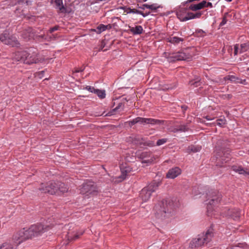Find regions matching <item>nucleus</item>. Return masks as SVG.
<instances>
[{
	"label": "nucleus",
	"mask_w": 249,
	"mask_h": 249,
	"mask_svg": "<svg viewBox=\"0 0 249 249\" xmlns=\"http://www.w3.org/2000/svg\"><path fill=\"white\" fill-rule=\"evenodd\" d=\"M227 140H220L216 143L214 156L217 166H224L223 164L228 162L231 158L230 148L227 147Z\"/></svg>",
	"instance_id": "nucleus-1"
},
{
	"label": "nucleus",
	"mask_w": 249,
	"mask_h": 249,
	"mask_svg": "<svg viewBox=\"0 0 249 249\" xmlns=\"http://www.w3.org/2000/svg\"><path fill=\"white\" fill-rule=\"evenodd\" d=\"M38 189L42 193H48L52 195H60L67 192L68 190V188L64 183L59 181L41 183Z\"/></svg>",
	"instance_id": "nucleus-2"
},
{
	"label": "nucleus",
	"mask_w": 249,
	"mask_h": 249,
	"mask_svg": "<svg viewBox=\"0 0 249 249\" xmlns=\"http://www.w3.org/2000/svg\"><path fill=\"white\" fill-rule=\"evenodd\" d=\"M15 59L24 63L31 64L41 61L38 57V51L36 48H30L27 51L17 52L14 56Z\"/></svg>",
	"instance_id": "nucleus-3"
},
{
	"label": "nucleus",
	"mask_w": 249,
	"mask_h": 249,
	"mask_svg": "<svg viewBox=\"0 0 249 249\" xmlns=\"http://www.w3.org/2000/svg\"><path fill=\"white\" fill-rule=\"evenodd\" d=\"M172 209L173 203L171 200H163L155 206V216L159 219H165Z\"/></svg>",
	"instance_id": "nucleus-4"
},
{
	"label": "nucleus",
	"mask_w": 249,
	"mask_h": 249,
	"mask_svg": "<svg viewBox=\"0 0 249 249\" xmlns=\"http://www.w3.org/2000/svg\"><path fill=\"white\" fill-rule=\"evenodd\" d=\"M38 234H14L12 242L14 245L4 243L0 247V249H17V246L27 240L36 237Z\"/></svg>",
	"instance_id": "nucleus-5"
},
{
	"label": "nucleus",
	"mask_w": 249,
	"mask_h": 249,
	"mask_svg": "<svg viewBox=\"0 0 249 249\" xmlns=\"http://www.w3.org/2000/svg\"><path fill=\"white\" fill-rule=\"evenodd\" d=\"M205 197L207 198L206 201H209L207 203L208 213L212 211L211 208L212 205H214L219 203L221 200V195L217 190H208L206 192Z\"/></svg>",
	"instance_id": "nucleus-6"
},
{
	"label": "nucleus",
	"mask_w": 249,
	"mask_h": 249,
	"mask_svg": "<svg viewBox=\"0 0 249 249\" xmlns=\"http://www.w3.org/2000/svg\"><path fill=\"white\" fill-rule=\"evenodd\" d=\"M160 184V181L153 180L141 191L140 196L143 201H147L153 192H155Z\"/></svg>",
	"instance_id": "nucleus-7"
},
{
	"label": "nucleus",
	"mask_w": 249,
	"mask_h": 249,
	"mask_svg": "<svg viewBox=\"0 0 249 249\" xmlns=\"http://www.w3.org/2000/svg\"><path fill=\"white\" fill-rule=\"evenodd\" d=\"M192 57V54L188 53L187 50L171 53L168 57V61L174 62L176 61H189Z\"/></svg>",
	"instance_id": "nucleus-8"
},
{
	"label": "nucleus",
	"mask_w": 249,
	"mask_h": 249,
	"mask_svg": "<svg viewBox=\"0 0 249 249\" xmlns=\"http://www.w3.org/2000/svg\"><path fill=\"white\" fill-rule=\"evenodd\" d=\"M97 192V186L92 181H89L84 183L80 188V193L87 196L90 195H95Z\"/></svg>",
	"instance_id": "nucleus-9"
},
{
	"label": "nucleus",
	"mask_w": 249,
	"mask_h": 249,
	"mask_svg": "<svg viewBox=\"0 0 249 249\" xmlns=\"http://www.w3.org/2000/svg\"><path fill=\"white\" fill-rule=\"evenodd\" d=\"M209 234H198L196 237L193 238L189 244V247L191 249L198 248L207 243L210 239L208 238Z\"/></svg>",
	"instance_id": "nucleus-10"
},
{
	"label": "nucleus",
	"mask_w": 249,
	"mask_h": 249,
	"mask_svg": "<svg viewBox=\"0 0 249 249\" xmlns=\"http://www.w3.org/2000/svg\"><path fill=\"white\" fill-rule=\"evenodd\" d=\"M49 229H50V227L49 226L44 227L41 224H37L31 225L28 229L25 228H23L20 232L21 233H25V232H28L29 233H39L41 232H47Z\"/></svg>",
	"instance_id": "nucleus-11"
},
{
	"label": "nucleus",
	"mask_w": 249,
	"mask_h": 249,
	"mask_svg": "<svg viewBox=\"0 0 249 249\" xmlns=\"http://www.w3.org/2000/svg\"><path fill=\"white\" fill-rule=\"evenodd\" d=\"M0 40L5 44L12 47H18L19 45V43L17 38L13 36H10L7 32L0 35Z\"/></svg>",
	"instance_id": "nucleus-12"
},
{
	"label": "nucleus",
	"mask_w": 249,
	"mask_h": 249,
	"mask_svg": "<svg viewBox=\"0 0 249 249\" xmlns=\"http://www.w3.org/2000/svg\"><path fill=\"white\" fill-rule=\"evenodd\" d=\"M136 156L142 160V163H146L149 165L153 163L156 159L155 157L152 154L150 151L147 152H137Z\"/></svg>",
	"instance_id": "nucleus-13"
},
{
	"label": "nucleus",
	"mask_w": 249,
	"mask_h": 249,
	"mask_svg": "<svg viewBox=\"0 0 249 249\" xmlns=\"http://www.w3.org/2000/svg\"><path fill=\"white\" fill-rule=\"evenodd\" d=\"M129 141L131 142L133 144L137 146L143 145V146L152 147L154 145V142H153L150 141L144 142L143 138L140 136L130 137Z\"/></svg>",
	"instance_id": "nucleus-14"
},
{
	"label": "nucleus",
	"mask_w": 249,
	"mask_h": 249,
	"mask_svg": "<svg viewBox=\"0 0 249 249\" xmlns=\"http://www.w3.org/2000/svg\"><path fill=\"white\" fill-rule=\"evenodd\" d=\"M226 216H229L234 220H238L241 215L240 211L238 209H227L222 212Z\"/></svg>",
	"instance_id": "nucleus-15"
},
{
	"label": "nucleus",
	"mask_w": 249,
	"mask_h": 249,
	"mask_svg": "<svg viewBox=\"0 0 249 249\" xmlns=\"http://www.w3.org/2000/svg\"><path fill=\"white\" fill-rule=\"evenodd\" d=\"M138 123L140 124H163L164 121L157 120L152 118H145L142 117H137Z\"/></svg>",
	"instance_id": "nucleus-16"
},
{
	"label": "nucleus",
	"mask_w": 249,
	"mask_h": 249,
	"mask_svg": "<svg viewBox=\"0 0 249 249\" xmlns=\"http://www.w3.org/2000/svg\"><path fill=\"white\" fill-rule=\"evenodd\" d=\"M181 174V170L178 167H175L170 169L166 174V177L174 179Z\"/></svg>",
	"instance_id": "nucleus-17"
},
{
	"label": "nucleus",
	"mask_w": 249,
	"mask_h": 249,
	"mask_svg": "<svg viewBox=\"0 0 249 249\" xmlns=\"http://www.w3.org/2000/svg\"><path fill=\"white\" fill-rule=\"evenodd\" d=\"M21 35L22 37L27 40H30L35 36L33 29L29 27L22 31Z\"/></svg>",
	"instance_id": "nucleus-18"
},
{
	"label": "nucleus",
	"mask_w": 249,
	"mask_h": 249,
	"mask_svg": "<svg viewBox=\"0 0 249 249\" xmlns=\"http://www.w3.org/2000/svg\"><path fill=\"white\" fill-rule=\"evenodd\" d=\"M63 239V245H67L71 242H72L79 238L78 234H65Z\"/></svg>",
	"instance_id": "nucleus-19"
},
{
	"label": "nucleus",
	"mask_w": 249,
	"mask_h": 249,
	"mask_svg": "<svg viewBox=\"0 0 249 249\" xmlns=\"http://www.w3.org/2000/svg\"><path fill=\"white\" fill-rule=\"evenodd\" d=\"M52 2L55 4L61 13H70V11L64 6L62 0H52Z\"/></svg>",
	"instance_id": "nucleus-20"
},
{
	"label": "nucleus",
	"mask_w": 249,
	"mask_h": 249,
	"mask_svg": "<svg viewBox=\"0 0 249 249\" xmlns=\"http://www.w3.org/2000/svg\"><path fill=\"white\" fill-rule=\"evenodd\" d=\"M232 169L234 171L238 172L240 174H242L245 176L249 175V169L244 168L241 166H232Z\"/></svg>",
	"instance_id": "nucleus-21"
},
{
	"label": "nucleus",
	"mask_w": 249,
	"mask_h": 249,
	"mask_svg": "<svg viewBox=\"0 0 249 249\" xmlns=\"http://www.w3.org/2000/svg\"><path fill=\"white\" fill-rule=\"evenodd\" d=\"M205 4H206V0H203L197 4L191 5L189 7V9L193 11H196L205 7Z\"/></svg>",
	"instance_id": "nucleus-22"
},
{
	"label": "nucleus",
	"mask_w": 249,
	"mask_h": 249,
	"mask_svg": "<svg viewBox=\"0 0 249 249\" xmlns=\"http://www.w3.org/2000/svg\"><path fill=\"white\" fill-rule=\"evenodd\" d=\"M131 171V168H130L129 166L125 167V168L122 169V175L120 176L118 178H120L121 179L119 180L120 181H121L124 179L126 177V176L128 175L129 173Z\"/></svg>",
	"instance_id": "nucleus-23"
},
{
	"label": "nucleus",
	"mask_w": 249,
	"mask_h": 249,
	"mask_svg": "<svg viewBox=\"0 0 249 249\" xmlns=\"http://www.w3.org/2000/svg\"><path fill=\"white\" fill-rule=\"evenodd\" d=\"M130 31L134 35H140L143 32L142 27L140 26H136L135 27H132L130 29Z\"/></svg>",
	"instance_id": "nucleus-24"
},
{
	"label": "nucleus",
	"mask_w": 249,
	"mask_h": 249,
	"mask_svg": "<svg viewBox=\"0 0 249 249\" xmlns=\"http://www.w3.org/2000/svg\"><path fill=\"white\" fill-rule=\"evenodd\" d=\"M224 80L226 81L227 80H230L232 82H234L235 83H243L242 81L237 77H235L233 75H228L224 77Z\"/></svg>",
	"instance_id": "nucleus-25"
},
{
	"label": "nucleus",
	"mask_w": 249,
	"mask_h": 249,
	"mask_svg": "<svg viewBox=\"0 0 249 249\" xmlns=\"http://www.w3.org/2000/svg\"><path fill=\"white\" fill-rule=\"evenodd\" d=\"M168 41L174 44H177L179 43L180 41H183L184 39L182 38H180L177 36L170 37L167 38Z\"/></svg>",
	"instance_id": "nucleus-26"
},
{
	"label": "nucleus",
	"mask_w": 249,
	"mask_h": 249,
	"mask_svg": "<svg viewBox=\"0 0 249 249\" xmlns=\"http://www.w3.org/2000/svg\"><path fill=\"white\" fill-rule=\"evenodd\" d=\"M124 107V102H121L118 104L117 106L112 109L111 112H108L107 114H106L105 116H111L112 114V112L119 110L120 109H122L123 110Z\"/></svg>",
	"instance_id": "nucleus-27"
},
{
	"label": "nucleus",
	"mask_w": 249,
	"mask_h": 249,
	"mask_svg": "<svg viewBox=\"0 0 249 249\" xmlns=\"http://www.w3.org/2000/svg\"><path fill=\"white\" fill-rule=\"evenodd\" d=\"M194 13L192 12H189L187 13V15L186 16L184 17L183 18H181L179 16V15L178 14V18L179 19V20L181 21H185L186 20L194 19Z\"/></svg>",
	"instance_id": "nucleus-28"
},
{
	"label": "nucleus",
	"mask_w": 249,
	"mask_h": 249,
	"mask_svg": "<svg viewBox=\"0 0 249 249\" xmlns=\"http://www.w3.org/2000/svg\"><path fill=\"white\" fill-rule=\"evenodd\" d=\"M201 147L199 146H196L194 145H191L189 146L187 149V152L189 153L191 152H197L200 150Z\"/></svg>",
	"instance_id": "nucleus-29"
},
{
	"label": "nucleus",
	"mask_w": 249,
	"mask_h": 249,
	"mask_svg": "<svg viewBox=\"0 0 249 249\" xmlns=\"http://www.w3.org/2000/svg\"><path fill=\"white\" fill-rule=\"evenodd\" d=\"M201 84V82H200V79L198 77L189 82V84L191 86H194V87H197L200 86Z\"/></svg>",
	"instance_id": "nucleus-30"
},
{
	"label": "nucleus",
	"mask_w": 249,
	"mask_h": 249,
	"mask_svg": "<svg viewBox=\"0 0 249 249\" xmlns=\"http://www.w3.org/2000/svg\"><path fill=\"white\" fill-rule=\"evenodd\" d=\"M249 49V42L241 44L240 45V53H243L247 51Z\"/></svg>",
	"instance_id": "nucleus-31"
},
{
	"label": "nucleus",
	"mask_w": 249,
	"mask_h": 249,
	"mask_svg": "<svg viewBox=\"0 0 249 249\" xmlns=\"http://www.w3.org/2000/svg\"><path fill=\"white\" fill-rule=\"evenodd\" d=\"M108 26H109V28L111 27L110 24H108L107 25L100 24L97 28V29L98 30V33H101L102 32L105 31L106 29H107Z\"/></svg>",
	"instance_id": "nucleus-32"
},
{
	"label": "nucleus",
	"mask_w": 249,
	"mask_h": 249,
	"mask_svg": "<svg viewBox=\"0 0 249 249\" xmlns=\"http://www.w3.org/2000/svg\"><path fill=\"white\" fill-rule=\"evenodd\" d=\"M95 93H96L98 97H100L101 99H103L105 98L106 93L105 91L104 90H100L97 89L96 90H95Z\"/></svg>",
	"instance_id": "nucleus-33"
},
{
	"label": "nucleus",
	"mask_w": 249,
	"mask_h": 249,
	"mask_svg": "<svg viewBox=\"0 0 249 249\" xmlns=\"http://www.w3.org/2000/svg\"><path fill=\"white\" fill-rule=\"evenodd\" d=\"M188 128L187 127V126L186 125H180L178 127V128L177 129L175 132H177V131L185 132V131H188Z\"/></svg>",
	"instance_id": "nucleus-34"
},
{
	"label": "nucleus",
	"mask_w": 249,
	"mask_h": 249,
	"mask_svg": "<svg viewBox=\"0 0 249 249\" xmlns=\"http://www.w3.org/2000/svg\"><path fill=\"white\" fill-rule=\"evenodd\" d=\"M156 4L149 5V6H146V8L151 9V10L156 11L158 8L160 7V6H156Z\"/></svg>",
	"instance_id": "nucleus-35"
},
{
	"label": "nucleus",
	"mask_w": 249,
	"mask_h": 249,
	"mask_svg": "<svg viewBox=\"0 0 249 249\" xmlns=\"http://www.w3.org/2000/svg\"><path fill=\"white\" fill-rule=\"evenodd\" d=\"M214 227V226L213 224H212L205 233H213V232H215Z\"/></svg>",
	"instance_id": "nucleus-36"
},
{
	"label": "nucleus",
	"mask_w": 249,
	"mask_h": 249,
	"mask_svg": "<svg viewBox=\"0 0 249 249\" xmlns=\"http://www.w3.org/2000/svg\"><path fill=\"white\" fill-rule=\"evenodd\" d=\"M128 10H130V11H127V13H136L140 14V13H141V11L138 10L136 9H131L130 8H128Z\"/></svg>",
	"instance_id": "nucleus-37"
},
{
	"label": "nucleus",
	"mask_w": 249,
	"mask_h": 249,
	"mask_svg": "<svg viewBox=\"0 0 249 249\" xmlns=\"http://www.w3.org/2000/svg\"><path fill=\"white\" fill-rule=\"evenodd\" d=\"M167 141V139H162L159 140L157 142V145L159 146L165 143Z\"/></svg>",
	"instance_id": "nucleus-38"
},
{
	"label": "nucleus",
	"mask_w": 249,
	"mask_h": 249,
	"mask_svg": "<svg viewBox=\"0 0 249 249\" xmlns=\"http://www.w3.org/2000/svg\"><path fill=\"white\" fill-rule=\"evenodd\" d=\"M85 69V67L84 68H75L73 71H72V73L74 74V73L77 72H81L84 71Z\"/></svg>",
	"instance_id": "nucleus-39"
},
{
	"label": "nucleus",
	"mask_w": 249,
	"mask_h": 249,
	"mask_svg": "<svg viewBox=\"0 0 249 249\" xmlns=\"http://www.w3.org/2000/svg\"><path fill=\"white\" fill-rule=\"evenodd\" d=\"M85 89H87L89 91L91 92H94L95 93V90H96L97 89H95L93 87H91L89 86H87L85 87Z\"/></svg>",
	"instance_id": "nucleus-40"
},
{
	"label": "nucleus",
	"mask_w": 249,
	"mask_h": 249,
	"mask_svg": "<svg viewBox=\"0 0 249 249\" xmlns=\"http://www.w3.org/2000/svg\"><path fill=\"white\" fill-rule=\"evenodd\" d=\"M59 26L58 25H56L52 28H51L49 29V32L50 33H52L53 32H54L55 31L59 29Z\"/></svg>",
	"instance_id": "nucleus-41"
},
{
	"label": "nucleus",
	"mask_w": 249,
	"mask_h": 249,
	"mask_svg": "<svg viewBox=\"0 0 249 249\" xmlns=\"http://www.w3.org/2000/svg\"><path fill=\"white\" fill-rule=\"evenodd\" d=\"M137 123H138L137 117L133 119V120L129 122V124L130 126H132V125Z\"/></svg>",
	"instance_id": "nucleus-42"
},
{
	"label": "nucleus",
	"mask_w": 249,
	"mask_h": 249,
	"mask_svg": "<svg viewBox=\"0 0 249 249\" xmlns=\"http://www.w3.org/2000/svg\"><path fill=\"white\" fill-rule=\"evenodd\" d=\"M202 15V13L201 12H197L196 13V14H194V17H193V18H199L200 17V16H201Z\"/></svg>",
	"instance_id": "nucleus-43"
},
{
	"label": "nucleus",
	"mask_w": 249,
	"mask_h": 249,
	"mask_svg": "<svg viewBox=\"0 0 249 249\" xmlns=\"http://www.w3.org/2000/svg\"><path fill=\"white\" fill-rule=\"evenodd\" d=\"M224 121L221 119H219L217 120L216 124L219 126H222L223 124H224Z\"/></svg>",
	"instance_id": "nucleus-44"
},
{
	"label": "nucleus",
	"mask_w": 249,
	"mask_h": 249,
	"mask_svg": "<svg viewBox=\"0 0 249 249\" xmlns=\"http://www.w3.org/2000/svg\"><path fill=\"white\" fill-rule=\"evenodd\" d=\"M234 55H237L238 53V45L236 44L234 46Z\"/></svg>",
	"instance_id": "nucleus-45"
},
{
	"label": "nucleus",
	"mask_w": 249,
	"mask_h": 249,
	"mask_svg": "<svg viewBox=\"0 0 249 249\" xmlns=\"http://www.w3.org/2000/svg\"><path fill=\"white\" fill-rule=\"evenodd\" d=\"M45 37L44 35H36V38L39 40V39H43Z\"/></svg>",
	"instance_id": "nucleus-46"
},
{
	"label": "nucleus",
	"mask_w": 249,
	"mask_h": 249,
	"mask_svg": "<svg viewBox=\"0 0 249 249\" xmlns=\"http://www.w3.org/2000/svg\"><path fill=\"white\" fill-rule=\"evenodd\" d=\"M181 108L182 109V112L184 113L185 111L188 109V107L186 105H182L181 106Z\"/></svg>",
	"instance_id": "nucleus-47"
},
{
	"label": "nucleus",
	"mask_w": 249,
	"mask_h": 249,
	"mask_svg": "<svg viewBox=\"0 0 249 249\" xmlns=\"http://www.w3.org/2000/svg\"><path fill=\"white\" fill-rule=\"evenodd\" d=\"M150 14V12H146L145 13H143L141 11V13H140V14H141V15H142L143 17H146L147 16L149 15V14Z\"/></svg>",
	"instance_id": "nucleus-48"
},
{
	"label": "nucleus",
	"mask_w": 249,
	"mask_h": 249,
	"mask_svg": "<svg viewBox=\"0 0 249 249\" xmlns=\"http://www.w3.org/2000/svg\"><path fill=\"white\" fill-rule=\"evenodd\" d=\"M213 7L212 3L211 2L206 1V4H205V7Z\"/></svg>",
	"instance_id": "nucleus-49"
},
{
	"label": "nucleus",
	"mask_w": 249,
	"mask_h": 249,
	"mask_svg": "<svg viewBox=\"0 0 249 249\" xmlns=\"http://www.w3.org/2000/svg\"><path fill=\"white\" fill-rule=\"evenodd\" d=\"M243 231L242 230H238V229H235V228H234V229H233L232 231H231V232H242Z\"/></svg>",
	"instance_id": "nucleus-50"
},
{
	"label": "nucleus",
	"mask_w": 249,
	"mask_h": 249,
	"mask_svg": "<svg viewBox=\"0 0 249 249\" xmlns=\"http://www.w3.org/2000/svg\"><path fill=\"white\" fill-rule=\"evenodd\" d=\"M146 6H149V4H144L142 5V7H140V8L142 9H144L145 8H146Z\"/></svg>",
	"instance_id": "nucleus-51"
},
{
	"label": "nucleus",
	"mask_w": 249,
	"mask_h": 249,
	"mask_svg": "<svg viewBox=\"0 0 249 249\" xmlns=\"http://www.w3.org/2000/svg\"><path fill=\"white\" fill-rule=\"evenodd\" d=\"M205 118L208 120H212L213 119L210 117L209 116H206Z\"/></svg>",
	"instance_id": "nucleus-52"
},
{
	"label": "nucleus",
	"mask_w": 249,
	"mask_h": 249,
	"mask_svg": "<svg viewBox=\"0 0 249 249\" xmlns=\"http://www.w3.org/2000/svg\"><path fill=\"white\" fill-rule=\"evenodd\" d=\"M26 3L27 5H30L31 4V1L29 0H26Z\"/></svg>",
	"instance_id": "nucleus-53"
},
{
	"label": "nucleus",
	"mask_w": 249,
	"mask_h": 249,
	"mask_svg": "<svg viewBox=\"0 0 249 249\" xmlns=\"http://www.w3.org/2000/svg\"><path fill=\"white\" fill-rule=\"evenodd\" d=\"M194 1V0H187L185 3H190V2H192Z\"/></svg>",
	"instance_id": "nucleus-54"
},
{
	"label": "nucleus",
	"mask_w": 249,
	"mask_h": 249,
	"mask_svg": "<svg viewBox=\"0 0 249 249\" xmlns=\"http://www.w3.org/2000/svg\"><path fill=\"white\" fill-rule=\"evenodd\" d=\"M171 88V87H170L169 86H167V87H165V88H163V89H169Z\"/></svg>",
	"instance_id": "nucleus-55"
},
{
	"label": "nucleus",
	"mask_w": 249,
	"mask_h": 249,
	"mask_svg": "<svg viewBox=\"0 0 249 249\" xmlns=\"http://www.w3.org/2000/svg\"><path fill=\"white\" fill-rule=\"evenodd\" d=\"M124 101H125L127 102L128 100L127 99V98H123V100H122L123 102Z\"/></svg>",
	"instance_id": "nucleus-56"
},
{
	"label": "nucleus",
	"mask_w": 249,
	"mask_h": 249,
	"mask_svg": "<svg viewBox=\"0 0 249 249\" xmlns=\"http://www.w3.org/2000/svg\"><path fill=\"white\" fill-rule=\"evenodd\" d=\"M227 98H228V99H230V98H231V96H231V94H228V95H227Z\"/></svg>",
	"instance_id": "nucleus-57"
},
{
	"label": "nucleus",
	"mask_w": 249,
	"mask_h": 249,
	"mask_svg": "<svg viewBox=\"0 0 249 249\" xmlns=\"http://www.w3.org/2000/svg\"><path fill=\"white\" fill-rule=\"evenodd\" d=\"M178 14L179 15V17L181 18H183L184 17H182V15L181 14L179 13L178 12L177 13V15H178Z\"/></svg>",
	"instance_id": "nucleus-58"
},
{
	"label": "nucleus",
	"mask_w": 249,
	"mask_h": 249,
	"mask_svg": "<svg viewBox=\"0 0 249 249\" xmlns=\"http://www.w3.org/2000/svg\"><path fill=\"white\" fill-rule=\"evenodd\" d=\"M198 32L199 33H204V32L202 30H199Z\"/></svg>",
	"instance_id": "nucleus-59"
},
{
	"label": "nucleus",
	"mask_w": 249,
	"mask_h": 249,
	"mask_svg": "<svg viewBox=\"0 0 249 249\" xmlns=\"http://www.w3.org/2000/svg\"><path fill=\"white\" fill-rule=\"evenodd\" d=\"M225 24V22H224V21L223 20V21L221 22V23H220V24H221V25H223V24Z\"/></svg>",
	"instance_id": "nucleus-60"
},
{
	"label": "nucleus",
	"mask_w": 249,
	"mask_h": 249,
	"mask_svg": "<svg viewBox=\"0 0 249 249\" xmlns=\"http://www.w3.org/2000/svg\"><path fill=\"white\" fill-rule=\"evenodd\" d=\"M226 249H233V248H227Z\"/></svg>",
	"instance_id": "nucleus-61"
},
{
	"label": "nucleus",
	"mask_w": 249,
	"mask_h": 249,
	"mask_svg": "<svg viewBox=\"0 0 249 249\" xmlns=\"http://www.w3.org/2000/svg\"><path fill=\"white\" fill-rule=\"evenodd\" d=\"M127 11H130V10H128V9H127V10L126 11V12H127Z\"/></svg>",
	"instance_id": "nucleus-62"
},
{
	"label": "nucleus",
	"mask_w": 249,
	"mask_h": 249,
	"mask_svg": "<svg viewBox=\"0 0 249 249\" xmlns=\"http://www.w3.org/2000/svg\"><path fill=\"white\" fill-rule=\"evenodd\" d=\"M40 72H41V73H44V71H41Z\"/></svg>",
	"instance_id": "nucleus-63"
},
{
	"label": "nucleus",
	"mask_w": 249,
	"mask_h": 249,
	"mask_svg": "<svg viewBox=\"0 0 249 249\" xmlns=\"http://www.w3.org/2000/svg\"><path fill=\"white\" fill-rule=\"evenodd\" d=\"M247 71H249V68H248Z\"/></svg>",
	"instance_id": "nucleus-64"
}]
</instances>
